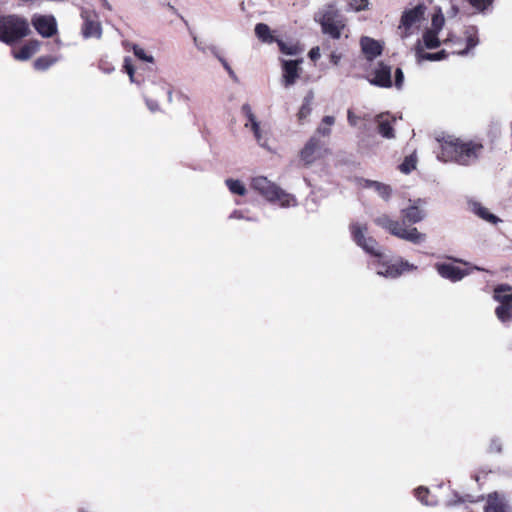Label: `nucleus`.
Masks as SVG:
<instances>
[{"instance_id":"9b49d317","label":"nucleus","mask_w":512,"mask_h":512,"mask_svg":"<svg viewBox=\"0 0 512 512\" xmlns=\"http://www.w3.org/2000/svg\"><path fill=\"white\" fill-rule=\"evenodd\" d=\"M303 60H281L282 65V84L284 87L288 88L293 86L296 81L299 79L302 68Z\"/></svg>"},{"instance_id":"f257e3e1","label":"nucleus","mask_w":512,"mask_h":512,"mask_svg":"<svg viewBox=\"0 0 512 512\" xmlns=\"http://www.w3.org/2000/svg\"><path fill=\"white\" fill-rule=\"evenodd\" d=\"M350 231L353 240L361 247L366 253L374 257L371 265L375 268L379 276L385 278H397L404 272L415 271L417 266L404 260L402 258L394 261L382 251L377 241L368 236V228L366 224L353 223L350 225Z\"/></svg>"},{"instance_id":"a19ab883","label":"nucleus","mask_w":512,"mask_h":512,"mask_svg":"<svg viewBox=\"0 0 512 512\" xmlns=\"http://www.w3.org/2000/svg\"><path fill=\"white\" fill-rule=\"evenodd\" d=\"M404 82V74L400 68H397L395 71V86L400 89L403 86Z\"/></svg>"},{"instance_id":"2f4dec72","label":"nucleus","mask_w":512,"mask_h":512,"mask_svg":"<svg viewBox=\"0 0 512 512\" xmlns=\"http://www.w3.org/2000/svg\"><path fill=\"white\" fill-rule=\"evenodd\" d=\"M166 90V82L159 80L158 82H152L146 89V95H161Z\"/></svg>"},{"instance_id":"9d476101","label":"nucleus","mask_w":512,"mask_h":512,"mask_svg":"<svg viewBox=\"0 0 512 512\" xmlns=\"http://www.w3.org/2000/svg\"><path fill=\"white\" fill-rule=\"evenodd\" d=\"M327 152L321 141L316 136H312L300 151V160L304 166L309 167L323 158Z\"/></svg>"},{"instance_id":"a18cd8bd","label":"nucleus","mask_w":512,"mask_h":512,"mask_svg":"<svg viewBox=\"0 0 512 512\" xmlns=\"http://www.w3.org/2000/svg\"><path fill=\"white\" fill-rule=\"evenodd\" d=\"M146 103H147V106L148 108L151 110V111H156L158 110V104L150 99H146Z\"/></svg>"},{"instance_id":"4468645a","label":"nucleus","mask_w":512,"mask_h":512,"mask_svg":"<svg viewBox=\"0 0 512 512\" xmlns=\"http://www.w3.org/2000/svg\"><path fill=\"white\" fill-rule=\"evenodd\" d=\"M435 269L442 278L452 282L460 281L468 275V271L462 270L451 263H436Z\"/></svg>"},{"instance_id":"dca6fc26","label":"nucleus","mask_w":512,"mask_h":512,"mask_svg":"<svg viewBox=\"0 0 512 512\" xmlns=\"http://www.w3.org/2000/svg\"><path fill=\"white\" fill-rule=\"evenodd\" d=\"M370 82L371 84L380 87H391V68L384 64H379V66L375 69L374 78Z\"/></svg>"},{"instance_id":"5701e85b","label":"nucleus","mask_w":512,"mask_h":512,"mask_svg":"<svg viewBox=\"0 0 512 512\" xmlns=\"http://www.w3.org/2000/svg\"><path fill=\"white\" fill-rule=\"evenodd\" d=\"M439 32L434 30L426 29L423 32L422 38L417 42H421L423 50L425 49H436L440 46Z\"/></svg>"},{"instance_id":"423d86ee","label":"nucleus","mask_w":512,"mask_h":512,"mask_svg":"<svg viewBox=\"0 0 512 512\" xmlns=\"http://www.w3.org/2000/svg\"><path fill=\"white\" fill-rule=\"evenodd\" d=\"M315 19L321 25L322 32L333 39H339L346 26L343 16L332 6L321 10Z\"/></svg>"},{"instance_id":"c03bdc74","label":"nucleus","mask_w":512,"mask_h":512,"mask_svg":"<svg viewBox=\"0 0 512 512\" xmlns=\"http://www.w3.org/2000/svg\"><path fill=\"white\" fill-rule=\"evenodd\" d=\"M309 57L311 58V60L315 61L317 59H319L320 57V49L319 47H314L310 50L309 52Z\"/></svg>"},{"instance_id":"49530a36","label":"nucleus","mask_w":512,"mask_h":512,"mask_svg":"<svg viewBox=\"0 0 512 512\" xmlns=\"http://www.w3.org/2000/svg\"><path fill=\"white\" fill-rule=\"evenodd\" d=\"M460 11V8L456 4H452L451 10L448 12L450 16H456L457 13Z\"/></svg>"},{"instance_id":"c9c22d12","label":"nucleus","mask_w":512,"mask_h":512,"mask_svg":"<svg viewBox=\"0 0 512 512\" xmlns=\"http://www.w3.org/2000/svg\"><path fill=\"white\" fill-rule=\"evenodd\" d=\"M428 495H429V491L427 488L419 487L416 489V497L418 498V500L421 503H423L424 505H427V506L435 505L436 504L435 500L426 498Z\"/></svg>"},{"instance_id":"c756f323","label":"nucleus","mask_w":512,"mask_h":512,"mask_svg":"<svg viewBox=\"0 0 512 512\" xmlns=\"http://www.w3.org/2000/svg\"><path fill=\"white\" fill-rule=\"evenodd\" d=\"M335 123V118L333 116H325L320 125L317 128V134L327 137L331 133V127Z\"/></svg>"},{"instance_id":"de8ad7c7","label":"nucleus","mask_w":512,"mask_h":512,"mask_svg":"<svg viewBox=\"0 0 512 512\" xmlns=\"http://www.w3.org/2000/svg\"><path fill=\"white\" fill-rule=\"evenodd\" d=\"M340 59H341V56L336 53H332L330 56L331 62L335 65H337L339 63Z\"/></svg>"},{"instance_id":"6e6552de","label":"nucleus","mask_w":512,"mask_h":512,"mask_svg":"<svg viewBox=\"0 0 512 512\" xmlns=\"http://www.w3.org/2000/svg\"><path fill=\"white\" fill-rule=\"evenodd\" d=\"M444 43L451 45L452 54L466 55L479 43L478 30L474 26L467 27L464 31L463 39L451 35L444 41Z\"/></svg>"},{"instance_id":"f3484780","label":"nucleus","mask_w":512,"mask_h":512,"mask_svg":"<svg viewBox=\"0 0 512 512\" xmlns=\"http://www.w3.org/2000/svg\"><path fill=\"white\" fill-rule=\"evenodd\" d=\"M484 512H509L505 497L498 493L489 494Z\"/></svg>"},{"instance_id":"ea45409f","label":"nucleus","mask_w":512,"mask_h":512,"mask_svg":"<svg viewBox=\"0 0 512 512\" xmlns=\"http://www.w3.org/2000/svg\"><path fill=\"white\" fill-rule=\"evenodd\" d=\"M124 68H125V71L127 72V74L129 75L130 81L135 82V79H134L135 70H134V67L131 64V60L129 58H125V60H124Z\"/></svg>"},{"instance_id":"473e14b6","label":"nucleus","mask_w":512,"mask_h":512,"mask_svg":"<svg viewBox=\"0 0 512 512\" xmlns=\"http://www.w3.org/2000/svg\"><path fill=\"white\" fill-rule=\"evenodd\" d=\"M444 23H445V19H444V16L441 12V10H439L438 12H436L433 16H432V19H431V27L429 28L430 30H434L436 32H439L442 30L443 26H444Z\"/></svg>"},{"instance_id":"0eeeda50","label":"nucleus","mask_w":512,"mask_h":512,"mask_svg":"<svg viewBox=\"0 0 512 512\" xmlns=\"http://www.w3.org/2000/svg\"><path fill=\"white\" fill-rule=\"evenodd\" d=\"M426 6L418 4L413 8L406 9L401 16L398 31L402 40L408 39L417 33L425 20Z\"/></svg>"},{"instance_id":"8fccbe9b","label":"nucleus","mask_w":512,"mask_h":512,"mask_svg":"<svg viewBox=\"0 0 512 512\" xmlns=\"http://www.w3.org/2000/svg\"><path fill=\"white\" fill-rule=\"evenodd\" d=\"M167 96H168V101L172 102L173 97H172V90L171 89H167Z\"/></svg>"},{"instance_id":"393cba45","label":"nucleus","mask_w":512,"mask_h":512,"mask_svg":"<svg viewBox=\"0 0 512 512\" xmlns=\"http://www.w3.org/2000/svg\"><path fill=\"white\" fill-rule=\"evenodd\" d=\"M365 186L374 189L385 201L389 200L392 193V189L389 185L378 181L366 180Z\"/></svg>"},{"instance_id":"4be33fe9","label":"nucleus","mask_w":512,"mask_h":512,"mask_svg":"<svg viewBox=\"0 0 512 512\" xmlns=\"http://www.w3.org/2000/svg\"><path fill=\"white\" fill-rule=\"evenodd\" d=\"M40 47V43L36 40L29 41L19 51L13 52L16 60L25 61L30 59Z\"/></svg>"},{"instance_id":"7c9ffc66","label":"nucleus","mask_w":512,"mask_h":512,"mask_svg":"<svg viewBox=\"0 0 512 512\" xmlns=\"http://www.w3.org/2000/svg\"><path fill=\"white\" fill-rule=\"evenodd\" d=\"M225 183L231 193L240 196L246 194V187L240 180L226 179Z\"/></svg>"},{"instance_id":"b1692460","label":"nucleus","mask_w":512,"mask_h":512,"mask_svg":"<svg viewBox=\"0 0 512 512\" xmlns=\"http://www.w3.org/2000/svg\"><path fill=\"white\" fill-rule=\"evenodd\" d=\"M493 297L499 304H512V287L509 285L496 287Z\"/></svg>"},{"instance_id":"f704fd0d","label":"nucleus","mask_w":512,"mask_h":512,"mask_svg":"<svg viewBox=\"0 0 512 512\" xmlns=\"http://www.w3.org/2000/svg\"><path fill=\"white\" fill-rule=\"evenodd\" d=\"M57 61L53 57H40L35 60L34 67L37 70H46Z\"/></svg>"},{"instance_id":"e433bc0d","label":"nucleus","mask_w":512,"mask_h":512,"mask_svg":"<svg viewBox=\"0 0 512 512\" xmlns=\"http://www.w3.org/2000/svg\"><path fill=\"white\" fill-rule=\"evenodd\" d=\"M416 161L412 157L406 158L405 161L400 165V170L403 173H409L415 169Z\"/></svg>"},{"instance_id":"4c0bfd02","label":"nucleus","mask_w":512,"mask_h":512,"mask_svg":"<svg viewBox=\"0 0 512 512\" xmlns=\"http://www.w3.org/2000/svg\"><path fill=\"white\" fill-rule=\"evenodd\" d=\"M488 451L490 453H501L502 443H501L500 439H498V438L491 439Z\"/></svg>"},{"instance_id":"a211bd4d","label":"nucleus","mask_w":512,"mask_h":512,"mask_svg":"<svg viewBox=\"0 0 512 512\" xmlns=\"http://www.w3.org/2000/svg\"><path fill=\"white\" fill-rule=\"evenodd\" d=\"M361 48L367 59L372 60L381 54L382 47L380 43L369 37H362Z\"/></svg>"},{"instance_id":"cd10ccee","label":"nucleus","mask_w":512,"mask_h":512,"mask_svg":"<svg viewBox=\"0 0 512 512\" xmlns=\"http://www.w3.org/2000/svg\"><path fill=\"white\" fill-rule=\"evenodd\" d=\"M280 51L286 55H299L303 52V48L296 42H284L277 39Z\"/></svg>"},{"instance_id":"f8f14e48","label":"nucleus","mask_w":512,"mask_h":512,"mask_svg":"<svg viewBox=\"0 0 512 512\" xmlns=\"http://www.w3.org/2000/svg\"><path fill=\"white\" fill-rule=\"evenodd\" d=\"M32 25L42 37H52L57 33V22L52 15H34Z\"/></svg>"},{"instance_id":"79ce46f5","label":"nucleus","mask_w":512,"mask_h":512,"mask_svg":"<svg viewBox=\"0 0 512 512\" xmlns=\"http://www.w3.org/2000/svg\"><path fill=\"white\" fill-rule=\"evenodd\" d=\"M215 55L217 56V58L219 59V61L222 63L223 67L225 68V70L228 72V74L232 77V78H235V73L234 71L232 70V68L230 67V65L227 63V61L222 58L221 56H219L218 54L215 53Z\"/></svg>"},{"instance_id":"aec40b11","label":"nucleus","mask_w":512,"mask_h":512,"mask_svg":"<svg viewBox=\"0 0 512 512\" xmlns=\"http://www.w3.org/2000/svg\"><path fill=\"white\" fill-rule=\"evenodd\" d=\"M421 201H416L413 205L402 210V215L409 223H418L425 218L424 210L419 206Z\"/></svg>"},{"instance_id":"c85d7f7f","label":"nucleus","mask_w":512,"mask_h":512,"mask_svg":"<svg viewBox=\"0 0 512 512\" xmlns=\"http://www.w3.org/2000/svg\"><path fill=\"white\" fill-rule=\"evenodd\" d=\"M312 98H313L312 95H308L305 97L303 104L297 113V117L300 122H303L310 116V114L312 112V107H311Z\"/></svg>"},{"instance_id":"412c9836","label":"nucleus","mask_w":512,"mask_h":512,"mask_svg":"<svg viewBox=\"0 0 512 512\" xmlns=\"http://www.w3.org/2000/svg\"><path fill=\"white\" fill-rule=\"evenodd\" d=\"M471 211L484 221L497 224L501 220L494 214H492L486 207L482 206L479 202H470L469 204Z\"/></svg>"},{"instance_id":"ddd939ff","label":"nucleus","mask_w":512,"mask_h":512,"mask_svg":"<svg viewBox=\"0 0 512 512\" xmlns=\"http://www.w3.org/2000/svg\"><path fill=\"white\" fill-rule=\"evenodd\" d=\"M81 17L83 19V25L81 28L82 36L85 39H100L102 36L101 23L97 19L92 18L86 11L82 12Z\"/></svg>"},{"instance_id":"37998d69","label":"nucleus","mask_w":512,"mask_h":512,"mask_svg":"<svg viewBox=\"0 0 512 512\" xmlns=\"http://www.w3.org/2000/svg\"><path fill=\"white\" fill-rule=\"evenodd\" d=\"M359 119L360 118L357 115H355L353 111L348 110L347 120L351 126H357Z\"/></svg>"},{"instance_id":"72a5a7b5","label":"nucleus","mask_w":512,"mask_h":512,"mask_svg":"<svg viewBox=\"0 0 512 512\" xmlns=\"http://www.w3.org/2000/svg\"><path fill=\"white\" fill-rule=\"evenodd\" d=\"M132 51L134 55L141 61L152 63L154 61V57L151 54H148L142 47L139 45L133 44Z\"/></svg>"},{"instance_id":"6ab92c4d","label":"nucleus","mask_w":512,"mask_h":512,"mask_svg":"<svg viewBox=\"0 0 512 512\" xmlns=\"http://www.w3.org/2000/svg\"><path fill=\"white\" fill-rule=\"evenodd\" d=\"M415 56L419 63L423 61H440L447 57L446 50H441L436 53H429L423 50L421 42H417L415 45Z\"/></svg>"},{"instance_id":"39448f33","label":"nucleus","mask_w":512,"mask_h":512,"mask_svg":"<svg viewBox=\"0 0 512 512\" xmlns=\"http://www.w3.org/2000/svg\"><path fill=\"white\" fill-rule=\"evenodd\" d=\"M29 33V23L25 18L16 15L0 17V41L13 44Z\"/></svg>"},{"instance_id":"20e7f679","label":"nucleus","mask_w":512,"mask_h":512,"mask_svg":"<svg viewBox=\"0 0 512 512\" xmlns=\"http://www.w3.org/2000/svg\"><path fill=\"white\" fill-rule=\"evenodd\" d=\"M374 223L387 230L393 236L413 244H421L426 241V234L418 231L415 227H406L398 221L391 219L388 215L382 214L374 219Z\"/></svg>"},{"instance_id":"bb28decb","label":"nucleus","mask_w":512,"mask_h":512,"mask_svg":"<svg viewBox=\"0 0 512 512\" xmlns=\"http://www.w3.org/2000/svg\"><path fill=\"white\" fill-rule=\"evenodd\" d=\"M255 34L262 42L265 43H273L277 41V39L272 35L269 26L264 23H258L255 26Z\"/></svg>"},{"instance_id":"2eb2a0df","label":"nucleus","mask_w":512,"mask_h":512,"mask_svg":"<svg viewBox=\"0 0 512 512\" xmlns=\"http://www.w3.org/2000/svg\"><path fill=\"white\" fill-rule=\"evenodd\" d=\"M396 121L395 117L389 113L378 114L375 118V122L378 125V132L387 139L394 138L393 123Z\"/></svg>"},{"instance_id":"09e8293b","label":"nucleus","mask_w":512,"mask_h":512,"mask_svg":"<svg viewBox=\"0 0 512 512\" xmlns=\"http://www.w3.org/2000/svg\"><path fill=\"white\" fill-rule=\"evenodd\" d=\"M230 218L231 219H242L243 218V215L241 213V211H234L231 215H230Z\"/></svg>"},{"instance_id":"a878e982","label":"nucleus","mask_w":512,"mask_h":512,"mask_svg":"<svg viewBox=\"0 0 512 512\" xmlns=\"http://www.w3.org/2000/svg\"><path fill=\"white\" fill-rule=\"evenodd\" d=\"M497 319L503 324H508L512 321V303L499 304L495 309Z\"/></svg>"},{"instance_id":"58836bf2","label":"nucleus","mask_w":512,"mask_h":512,"mask_svg":"<svg viewBox=\"0 0 512 512\" xmlns=\"http://www.w3.org/2000/svg\"><path fill=\"white\" fill-rule=\"evenodd\" d=\"M368 4V0H352L350 5L355 11H361L366 9Z\"/></svg>"},{"instance_id":"f03ea898","label":"nucleus","mask_w":512,"mask_h":512,"mask_svg":"<svg viewBox=\"0 0 512 512\" xmlns=\"http://www.w3.org/2000/svg\"><path fill=\"white\" fill-rule=\"evenodd\" d=\"M483 150L481 143L473 141H462L458 138L448 137L441 144V151L438 158L442 161H454L460 165L474 163Z\"/></svg>"},{"instance_id":"1a4fd4ad","label":"nucleus","mask_w":512,"mask_h":512,"mask_svg":"<svg viewBox=\"0 0 512 512\" xmlns=\"http://www.w3.org/2000/svg\"><path fill=\"white\" fill-rule=\"evenodd\" d=\"M241 111L245 116V128L251 129L254 134L257 143L264 149L270 150L269 147V132L264 125L258 121L256 115L253 113L252 108L249 104H243Z\"/></svg>"},{"instance_id":"7ed1b4c3","label":"nucleus","mask_w":512,"mask_h":512,"mask_svg":"<svg viewBox=\"0 0 512 512\" xmlns=\"http://www.w3.org/2000/svg\"><path fill=\"white\" fill-rule=\"evenodd\" d=\"M251 185L253 189L259 192L269 202L278 201L280 206L283 208L294 207L297 205V200L294 195L285 192L266 177H254Z\"/></svg>"},{"instance_id":"3c124183","label":"nucleus","mask_w":512,"mask_h":512,"mask_svg":"<svg viewBox=\"0 0 512 512\" xmlns=\"http://www.w3.org/2000/svg\"><path fill=\"white\" fill-rule=\"evenodd\" d=\"M103 4L105 7H107L108 9H111L109 3L106 1V0H103Z\"/></svg>"}]
</instances>
